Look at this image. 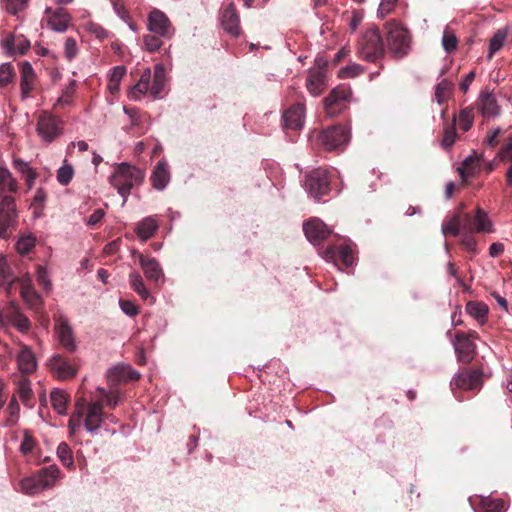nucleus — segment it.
I'll use <instances>...</instances> for the list:
<instances>
[{
	"label": "nucleus",
	"instance_id": "obj_1",
	"mask_svg": "<svg viewBox=\"0 0 512 512\" xmlns=\"http://www.w3.org/2000/svg\"><path fill=\"white\" fill-rule=\"evenodd\" d=\"M384 28L386 30V45L391 56L396 60L407 56L411 50L409 30L395 20L387 22Z\"/></svg>",
	"mask_w": 512,
	"mask_h": 512
},
{
	"label": "nucleus",
	"instance_id": "obj_2",
	"mask_svg": "<svg viewBox=\"0 0 512 512\" xmlns=\"http://www.w3.org/2000/svg\"><path fill=\"white\" fill-rule=\"evenodd\" d=\"M385 53V44L377 27L369 28L361 34L357 43V54L361 59L376 63Z\"/></svg>",
	"mask_w": 512,
	"mask_h": 512
},
{
	"label": "nucleus",
	"instance_id": "obj_3",
	"mask_svg": "<svg viewBox=\"0 0 512 512\" xmlns=\"http://www.w3.org/2000/svg\"><path fill=\"white\" fill-rule=\"evenodd\" d=\"M143 180L144 172L127 163L119 164L109 178L110 184L117 189L118 193L124 198V202L133 186L141 184Z\"/></svg>",
	"mask_w": 512,
	"mask_h": 512
},
{
	"label": "nucleus",
	"instance_id": "obj_4",
	"mask_svg": "<svg viewBox=\"0 0 512 512\" xmlns=\"http://www.w3.org/2000/svg\"><path fill=\"white\" fill-rule=\"evenodd\" d=\"M59 469L56 465L44 467L31 477L24 478L20 482L25 494L34 495L52 487L58 478Z\"/></svg>",
	"mask_w": 512,
	"mask_h": 512
},
{
	"label": "nucleus",
	"instance_id": "obj_5",
	"mask_svg": "<svg viewBox=\"0 0 512 512\" xmlns=\"http://www.w3.org/2000/svg\"><path fill=\"white\" fill-rule=\"evenodd\" d=\"M350 138L348 129L343 125H334L317 133L316 142L326 151H334L347 144Z\"/></svg>",
	"mask_w": 512,
	"mask_h": 512
},
{
	"label": "nucleus",
	"instance_id": "obj_6",
	"mask_svg": "<svg viewBox=\"0 0 512 512\" xmlns=\"http://www.w3.org/2000/svg\"><path fill=\"white\" fill-rule=\"evenodd\" d=\"M17 225L18 213L15 199L12 196L6 195L0 201V238H10Z\"/></svg>",
	"mask_w": 512,
	"mask_h": 512
},
{
	"label": "nucleus",
	"instance_id": "obj_7",
	"mask_svg": "<svg viewBox=\"0 0 512 512\" xmlns=\"http://www.w3.org/2000/svg\"><path fill=\"white\" fill-rule=\"evenodd\" d=\"M63 131V121L60 117L48 111H42L37 119L36 132L42 141L53 142Z\"/></svg>",
	"mask_w": 512,
	"mask_h": 512
},
{
	"label": "nucleus",
	"instance_id": "obj_8",
	"mask_svg": "<svg viewBox=\"0 0 512 512\" xmlns=\"http://www.w3.org/2000/svg\"><path fill=\"white\" fill-rule=\"evenodd\" d=\"M331 179L327 170L317 168L306 175L305 188L316 200H320L330 191Z\"/></svg>",
	"mask_w": 512,
	"mask_h": 512
},
{
	"label": "nucleus",
	"instance_id": "obj_9",
	"mask_svg": "<svg viewBox=\"0 0 512 512\" xmlns=\"http://www.w3.org/2000/svg\"><path fill=\"white\" fill-rule=\"evenodd\" d=\"M350 96L351 91L345 85H340L332 89L329 95L323 100L326 114L334 117L343 112L348 106Z\"/></svg>",
	"mask_w": 512,
	"mask_h": 512
},
{
	"label": "nucleus",
	"instance_id": "obj_10",
	"mask_svg": "<svg viewBox=\"0 0 512 512\" xmlns=\"http://www.w3.org/2000/svg\"><path fill=\"white\" fill-rule=\"evenodd\" d=\"M462 231L466 233L492 232V222L485 211L481 208L476 209L473 216L471 213H464L461 217Z\"/></svg>",
	"mask_w": 512,
	"mask_h": 512
},
{
	"label": "nucleus",
	"instance_id": "obj_11",
	"mask_svg": "<svg viewBox=\"0 0 512 512\" xmlns=\"http://www.w3.org/2000/svg\"><path fill=\"white\" fill-rule=\"evenodd\" d=\"M353 243L343 239L341 243L329 245L324 251V258L335 263L341 262L345 267L354 263Z\"/></svg>",
	"mask_w": 512,
	"mask_h": 512
},
{
	"label": "nucleus",
	"instance_id": "obj_12",
	"mask_svg": "<svg viewBox=\"0 0 512 512\" xmlns=\"http://www.w3.org/2000/svg\"><path fill=\"white\" fill-rule=\"evenodd\" d=\"M148 30L167 39H170L175 31L166 14L158 9H153L148 15Z\"/></svg>",
	"mask_w": 512,
	"mask_h": 512
},
{
	"label": "nucleus",
	"instance_id": "obj_13",
	"mask_svg": "<svg viewBox=\"0 0 512 512\" xmlns=\"http://www.w3.org/2000/svg\"><path fill=\"white\" fill-rule=\"evenodd\" d=\"M55 332L60 345L69 353H73L76 348V341L73 334L72 327L70 326L68 319L63 315H55Z\"/></svg>",
	"mask_w": 512,
	"mask_h": 512
},
{
	"label": "nucleus",
	"instance_id": "obj_14",
	"mask_svg": "<svg viewBox=\"0 0 512 512\" xmlns=\"http://www.w3.org/2000/svg\"><path fill=\"white\" fill-rule=\"evenodd\" d=\"M303 231L306 238L314 245L322 243L332 233L327 225L318 218L307 220L303 224Z\"/></svg>",
	"mask_w": 512,
	"mask_h": 512
},
{
	"label": "nucleus",
	"instance_id": "obj_15",
	"mask_svg": "<svg viewBox=\"0 0 512 512\" xmlns=\"http://www.w3.org/2000/svg\"><path fill=\"white\" fill-rule=\"evenodd\" d=\"M108 418L103 412V403L101 401L91 402L85 406L84 426L90 433L97 432L104 419Z\"/></svg>",
	"mask_w": 512,
	"mask_h": 512
},
{
	"label": "nucleus",
	"instance_id": "obj_16",
	"mask_svg": "<svg viewBox=\"0 0 512 512\" xmlns=\"http://www.w3.org/2000/svg\"><path fill=\"white\" fill-rule=\"evenodd\" d=\"M454 348L458 361L463 364H469L476 356V345L469 341L464 332L455 334Z\"/></svg>",
	"mask_w": 512,
	"mask_h": 512
},
{
	"label": "nucleus",
	"instance_id": "obj_17",
	"mask_svg": "<svg viewBox=\"0 0 512 512\" xmlns=\"http://www.w3.org/2000/svg\"><path fill=\"white\" fill-rule=\"evenodd\" d=\"M45 15L47 18L48 26L53 31H56L59 33H64L68 29V27L72 21V17L69 14V12L62 7H59L56 9L47 7L45 9Z\"/></svg>",
	"mask_w": 512,
	"mask_h": 512
},
{
	"label": "nucleus",
	"instance_id": "obj_18",
	"mask_svg": "<svg viewBox=\"0 0 512 512\" xmlns=\"http://www.w3.org/2000/svg\"><path fill=\"white\" fill-rule=\"evenodd\" d=\"M49 367L53 375L61 380L73 378L77 373V368L70 360L60 354L50 359Z\"/></svg>",
	"mask_w": 512,
	"mask_h": 512
},
{
	"label": "nucleus",
	"instance_id": "obj_19",
	"mask_svg": "<svg viewBox=\"0 0 512 512\" xmlns=\"http://www.w3.org/2000/svg\"><path fill=\"white\" fill-rule=\"evenodd\" d=\"M470 503L475 512H505L508 508L503 499L491 496H476L474 499L470 498Z\"/></svg>",
	"mask_w": 512,
	"mask_h": 512
},
{
	"label": "nucleus",
	"instance_id": "obj_20",
	"mask_svg": "<svg viewBox=\"0 0 512 512\" xmlns=\"http://www.w3.org/2000/svg\"><path fill=\"white\" fill-rule=\"evenodd\" d=\"M481 372L479 370L463 369L451 381V388L472 390L480 385Z\"/></svg>",
	"mask_w": 512,
	"mask_h": 512
},
{
	"label": "nucleus",
	"instance_id": "obj_21",
	"mask_svg": "<svg viewBox=\"0 0 512 512\" xmlns=\"http://www.w3.org/2000/svg\"><path fill=\"white\" fill-rule=\"evenodd\" d=\"M221 25L232 37L240 35V18L234 3H229L221 14Z\"/></svg>",
	"mask_w": 512,
	"mask_h": 512
},
{
	"label": "nucleus",
	"instance_id": "obj_22",
	"mask_svg": "<svg viewBox=\"0 0 512 512\" xmlns=\"http://www.w3.org/2000/svg\"><path fill=\"white\" fill-rule=\"evenodd\" d=\"M20 74L21 99L26 100L32 96L31 92L35 88L36 74L28 61H23L20 64Z\"/></svg>",
	"mask_w": 512,
	"mask_h": 512
},
{
	"label": "nucleus",
	"instance_id": "obj_23",
	"mask_svg": "<svg viewBox=\"0 0 512 512\" xmlns=\"http://www.w3.org/2000/svg\"><path fill=\"white\" fill-rule=\"evenodd\" d=\"M305 117V106L297 103L288 108L283 114L284 128L297 130L302 128Z\"/></svg>",
	"mask_w": 512,
	"mask_h": 512
},
{
	"label": "nucleus",
	"instance_id": "obj_24",
	"mask_svg": "<svg viewBox=\"0 0 512 512\" xmlns=\"http://www.w3.org/2000/svg\"><path fill=\"white\" fill-rule=\"evenodd\" d=\"M20 351L17 353L16 361L19 370L24 374H30L36 370V358L30 347L19 342Z\"/></svg>",
	"mask_w": 512,
	"mask_h": 512
},
{
	"label": "nucleus",
	"instance_id": "obj_25",
	"mask_svg": "<svg viewBox=\"0 0 512 512\" xmlns=\"http://www.w3.org/2000/svg\"><path fill=\"white\" fill-rule=\"evenodd\" d=\"M125 114L130 119V131L142 134L147 129L148 115L136 107H124Z\"/></svg>",
	"mask_w": 512,
	"mask_h": 512
},
{
	"label": "nucleus",
	"instance_id": "obj_26",
	"mask_svg": "<svg viewBox=\"0 0 512 512\" xmlns=\"http://www.w3.org/2000/svg\"><path fill=\"white\" fill-rule=\"evenodd\" d=\"M477 104L484 117L496 116L499 113L500 107L497 104L496 97L487 90L481 92Z\"/></svg>",
	"mask_w": 512,
	"mask_h": 512
},
{
	"label": "nucleus",
	"instance_id": "obj_27",
	"mask_svg": "<svg viewBox=\"0 0 512 512\" xmlns=\"http://www.w3.org/2000/svg\"><path fill=\"white\" fill-rule=\"evenodd\" d=\"M139 263L148 280L157 283L161 278H163L164 275L162 268L156 259L139 254Z\"/></svg>",
	"mask_w": 512,
	"mask_h": 512
},
{
	"label": "nucleus",
	"instance_id": "obj_28",
	"mask_svg": "<svg viewBox=\"0 0 512 512\" xmlns=\"http://www.w3.org/2000/svg\"><path fill=\"white\" fill-rule=\"evenodd\" d=\"M109 378L114 382H133L140 378V374L130 366H116L109 371Z\"/></svg>",
	"mask_w": 512,
	"mask_h": 512
},
{
	"label": "nucleus",
	"instance_id": "obj_29",
	"mask_svg": "<svg viewBox=\"0 0 512 512\" xmlns=\"http://www.w3.org/2000/svg\"><path fill=\"white\" fill-rule=\"evenodd\" d=\"M306 87L313 96L320 95L326 87L324 72L319 70L310 71L307 76Z\"/></svg>",
	"mask_w": 512,
	"mask_h": 512
},
{
	"label": "nucleus",
	"instance_id": "obj_30",
	"mask_svg": "<svg viewBox=\"0 0 512 512\" xmlns=\"http://www.w3.org/2000/svg\"><path fill=\"white\" fill-rule=\"evenodd\" d=\"M4 44L10 54L24 55L31 47L30 41L23 35H10Z\"/></svg>",
	"mask_w": 512,
	"mask_h": 512
},
{
	"label": "nucleus",
	"instance_id": "obj_31",
	"mask_svg": "<svg viewBox=\"0 0 512 512\" xmlns=\"http://www.w3.org/2000/svg\"><path fill=\"white\" fill-rule=\"evenodd\" d=\"M480 166V159L473 153V155L468 156L458 167V173L464 183L468 181L469 178L474 177Z\"/></svg>",
	"mask_w": 512,
	"mask_h": 512
},
{
	"label": "nucleus",
	"instance_id": "obj_32",
	"mask_svg": "<svg viewBox=\"0 0 512 512\" xmlns=\"http://www.w3.org/2000/svg\"><path fill=\"white\" fill-rule=\"evenodd\" d=\"M170 180V173L168 171L167 163L159 161L151 175V182L155 189L162 190L166 187Z\"/></svg>",
	"mask_w": 512,
	"mask_h": 512
},
{
	"label": "nucleus",
	"instance_id": "obj_33",
	"mask_svg": "<svg viewBox=\"0 0 512 512\" xmlns=\"http://www.w3.org/2000/svg\"><path fill=\"white\" fill-rule=\"evenodd\" d=\"M157 230V221L152 217H146L137 224L135 232L141 240L146 241L153 237Z\"/></svg>",
	"mask_w": 512,
	"mask_h": 512
},
{
	"label": "nucleus",
	"instance_id": "obj_34",
	"mask_svg": "<svg viewBox=\"0 0 512 512\" xmlns=\"http://www.w3.org/2000/svg\"><path fill=\"white\" fill-rule=\"evenodd\" d=\"M466 312L474 319H476L480 325H483L487 321L489 308L483 302L469 301L466 304Z\"/></svg>",
	"mask_w": 512,
	"mask_h": 512
},
{
	"label": "nucleus",
	"instance_id": "obj_35",
	"mask_svg": "<svg viewBox=\"0 0 512 512\" xmlns=\"http://www.w3.org/2000/svg\"><path fill=\"white\" fill-rule=\"evenodd\" d=\"M150 78V69H146L141 75L139 81L132 87L129 92V97L132 100H139L148 91Z\"/></svg>",
	"mask_w": 512,
	"mask_h": 512
},
{
	"label": "nucleus",
	"instance_id": "obj_36",
	"mask_svg": "<svg viewBox=\"0 0 512 512\" xmlns=\"http://www.w3.org/2000/svg\"><path fill=\"white\" fill-rule=\"evenodd\" d=\"M85 415V400L79 399L76 403V410L71 415L68 421V428L71 434H74L82 425L83 417Z\"/></svg>",
	"mask_w": 512,
	"mask_h": 512
},
{
	"label": "nucleus",
	"instance_id": "obj_37",
	"mask_svg": "<svg viewBox=\"0 0 512 512\" xmlns=\"http://www.w3.org/2000/svg\"><path fill=\"white\" fill-rule=\"evenodd\" d=\"M165 80V68L162 65L157 64L154 68L153 84L150 88V92L153 97H159V95L162 93Z\"/></svg>",
	"mask_w": 512,
	"mask_h": 512
},
{
	"label": "nucleus",
	"instance_id": "obj_38",
	"mask_svg": "<svg viewBox=\"0 0 512 512\" xmlns=\"http://www.w3.org/2000/svg\"><path fill=\"white\" fill-rule=\"evenodd\" d=\"M456 122L457 118L454 115L452 118V122L444 127L441 146L446 150H449L457 139Z\"/></svg>",
	"mask_w": 512,
	"mask_h": 512
},
{
	"label": "nucleus",
	"instance_id": "obj_39",
	"mask_svg": "<svg viewBox=\"0 0 512 512\" xmlns=\"http://www.w3.org/2000/svg\"><path fill=\"white\" fill-rule=\"evenodd\" d=\"M51 404L55 411L59 414H65L67 410L68 396L59 389H55L50 394Z\"/></svg>",
	"mask_w": 512,
	"mask_h": 512
},
{
	"label": "nucleus",
	"instance_id": "obj_40",
	"mask_svg": "<svg viewBox=\"0 0 512 512\" xmlns=\"http://www.w3.org/2000/svg\"><path fill=\"white\" fill-rule=\"evenodd\" d=\"M508 32L506 29L497 30L489 42L488 60H491L496 52L504 45Z\"/></svg>",
	"mask_w": 512,
	"mask_h": 512
},
{
	"label": "nucleus",
	"instance_id": "obj_41",
	"mask_svg": "<svg viewBox=\"0 0 512 512\" xmlns=\"http://www.w3.org/2000/svg\"><path fill=\"white\" fill-rule=\"evenodd\" d=\"M129 281L130 285L133 288V290L138 293V295L143 300H148L151 298V294L148 289L144 286L143 279L141 275L137 272H133L129 275Z\"/></svg>",
	"mask_w": 512,
	"mask_h": 512
},
{
	"label": "nucleus",
	"instance_id": "obj_42",
	"mask_svg": "<svg viewBox=\"0 0 512 512\" xmlns=\"http://www.w3.org/2000/svg\"><path fill=\"white\" fill-rule=\"evenodd\" d=\"M461 229V216L459 214H454L448 221L442 224V233L445 236L451 235L456 237L460 234Z\"/></svg>",
	"mask_w": 512,
	"mask_h": 512
},
{
	"label": "nucleus",
	"instance_id": "obj_43",
	"mask_svg": "<svg viewBox=\"0 0 512 512\" xmlns=\"http://www.w3.org/2000/svg\"><path fill=\"white\" fill-rule=\"evenodd\" d=\"M17 190V182L12 177L9 170L6 168L0 167V194L9 191L16 192Z\"/></svg>",
	"mask_w": 512,
	"mask_h": 512
},
{
	"label": "nucleus",
	"instance_id": "obj_44",
	"mask_svg": "<svg viewBox=\"0 0 512 512\" xmlns=\"http://www.w3.org/2000/svg\"><path fill=\"white\" fill-rule=\"evenodd\" d=\"M125 74L126 68L124 66H116L112 69L108 82V89L112 94L119 91L120 82Z\"/></svg>",
	"mask_w": 512,
	"mask_h": 512
},
{
	"label": "nucleus",
	"instance_id": "obj_45",
	"mask_svg": "<svg viewBox=\"0 0 512 512\" xmlns=\"http://www.w3.org/2000/svg\"><path fill=\"white\" fill-rule=\"evenodd\" d=\"M458 120L460 129H462L464 132H467L472 127L474 122V107L468 106L460 110Z\"/></svg>",
	"mask_w": 512,
	"mask_h": 512
},
{
	"label": "nucleus",
	"instance_id": "obj_46",
	"mask_svg": "<svg viewBox=\"0 0 512 512\" xmlns=\"http://www.w3.org/2000/svg\"><path fill=\"white\" fill-rule=\"evenodd\" d=\"M36 243V238L32 234L23 235L17 241L15 247L18 253L26 255L32 251Z\"/></svg>",
	"mask_w": 512,
	"mask_h": 512
},
{
	"label": "nucleus",
	"instance_id": "obj_47",
	"mask_svg": "<svg viewBox=\"0 0 512 512\" xmlns=\"http://www.w3.org/2000/svg\"><path fill=\"white\" fill-rule=\"evenodd\" d=\"M452 90V83L447 80L443 79L438 85L436 86L435 90V98L439 104L444 103Z\"/></svg>",
	"mask_w": 512,
	"mask_h": 512
},
{
	"label": "nucleus",
	"instance_id": "obj_48",
	"mask_svg": "<svg viewBox=\"0 0 512 512\" xmlns=\"http://www.w3.org/2000/svg\"><path fill=\"white\" fill-rule=\"evenodd\" d=\"M57 455H58L61 463L64 466L69 467V468L73 466L74 461H73L72 450L67 443L61 442L58 445Z\"/></svg>",
	"mask_w": 512,
	"mask_h": 512
},
{
	"label": "nucleus",
	"instance_id": "obj_49",
	"mask_svg": "<svg viewBox=\"0 0 512 512\" xmlns=\"http://www.w3.org/2000/svg\"><path fill=\"white\" fill-rule=\"evenodd\" d=\"M8 417L6 420V424L8 426H13L16 424L19 412H20V406L15 396H13L8 404L7 407Z\"/></svg>",
	"mask_w": 512,
	"mask_h": 512
},
{
	"label": "nucleus",
	"instance_id": "obj_50",
	"mask_svg": "<svg viewBox=\"0 0 512 512\" xmlns=\"http://www.w3.org/2000/svg\"><path fill=\"white\" fill-rule=\"evenodd\" d=\"M5 10L13 15L26 9L28 0H2Z\"/></svg>",
	"mask_w": 512,
	"mask_h": 512
},
{
	"label": "nucleus",
	"instance_id": "obj_51",
	"mask_svg": "<svg viewBox=\"0 0 512 512\" xmlns=\"http://www.w3.org/2000/svg\"><path fill=\"white\" fill-rule=\"evenodd\" d=\"M15 77V72L11 64L5 63L0 66V87L9 85Z\"/></svg>",
	"mask_w": 512,
	"mask_h": 512
},
{
	"label": "nucleus",
	"instance_id": "obj_52",
	"mask_svg": "<svg viewBox=\"0 0 512 512\" xmlns=\"http://www.w3.org/2000/svg\"><path fill=\"white\" fill-rule=\"evenodd\" d=\"M442 45L444 50L448 53L453 52L457 48L458 39L451 30L446 29L444 31L442 37Z\"/></svg>",
	"mask_w": 512,
	"mask_h": 512
},
{
	"label": "nucleus",
	"instance_id": "obj_53",
	"mask_svg": "<svg viewBox=\"0 0 512 512\" xmlns=\"http://www.w3.org/2000/svg\"><path fill=\"white\" fill-rule=\"evenodd\" d=\"M74 170L69 164H65L59 168L57 172V180L62 185H68L73 177Z\"/></svg>",
	"mask_w": 512,
	"mask_h": 512
},
{
	"label": "nucleus",
	"instance_id": "obj_54",
	"mask_svg": "<svg viewBox=\"0 0 512 512\" xmlns=\"http://www.w3.org/2000/svg\"><path fill=\"white\" fill-rule=\"evenodd\" d=\"M85 29L90 34L94 35L99 40H104L108 38L109 32L104 29L101 25L95 22H88L85 26Z\"/></svg>",
	"mask_w": 512,
	"mask_h": 512
},
{
	"label": "nucleus",
	"instance_id": "obj_55",
	"mask_svg": "<svg viewBox=\"0 0 512 512\" xmlns=\"http://www.w3.org/2000/svg\"><path fill=\"white\" fill-rule=\"evenodd\" d=\"M363 72L364 68L360 64L354 63L342 68L339 72V76L341 78H353L361 75Z\"/></svg>",
	"mask_w": 512,
	"mask_h": 512
},
{
	"label": "nucleus",
	"instance_id": "obj_56",
	"mask_svg": "<svg viewBox=\"0 0 512 512\" xmlns=\"http://www.w3.org/2000/svg\"><path fill=\"white\" fill-rule=\"evenodd\" d=\"M144 45L147 51L149 52H155L162 46V41L160 39V36L154 34H147L143 38Z\"/></svg>",
	"mask_w": 512,
	"mask_h": 512
},
{
	"label": "nucleus",
	"instance_id": "obj_57",
	"mask_svg": "<svg viewBox=\"0 0 512 512\" xmlns=\"http://www.w3.org/2000/svg\"><path fill=\"white\" fill-rule=\"evenodd\" d=\"M10 323L21 332H27L31 327V322L22 312H20Z\"/></svg>",
	"mask_w": 512,
	"mask_h": 512
},
{
	"label": "nucleus",
	"instance_id": "obj_58",
	"mask_svg": "<svg viewBox=\"0 0 512 512\" xmlns=\"http://www.w3.org/2000/svg\"><path fill=\"white\" fill-rule=\"evenodd\" d=\"M78 52L77 42L74 38L68 37L64 43V53L68 60H72Z\"/></svg>",
	"mask_w": 512,
	"mask_h": 512
},
{
	"label": "nucleus",
	"instance_id": "obj_59",
	"mask_svg": "<svg viewBox=\"0 0 512 512\" xmlns=\"http://www.w3.org/2000/svg\"><path fill=\"white\" fill-rule=\"evenodd\" d=\"M34 446H35V440H34L33 436L26 430L24 432V438L20 445V451L24 455H27L32 452V450L34 449Z\"/></svg>",
	"mask_w": 512,
	"mask_h": 512
},
{
	"label": "nucleus",
	"instance_id": "obj_60",
	"mask_svg": "<svg viewBox=\"0 0 512 512\" xmlns=\"http://www.w3.org/2000/svg\"><path fill=\"white\" fill-rule=\"evenodd\" d=\"M473 233H466L463 232L462 239H461V246L466 249L467 251L471 253H476V239L472 235Z\"/></svg>",
	"mask_w": 512,
	"mask_h": 512
},
{
	"label": "nucleus",
	"instance_id": "obj_61",
	"mask_svg": "<svg viewBox=\"0 0 512 512\" xmlns=\"http://www.w3.org/2000/svg\"><path fill=\"white\" fill-rule=\"evenodd\" d=\"M20 309L19 307L17 306V304L14 302V301H11L7 307L4 308V311L2 312L3 314V317H4V325L6 324V320L7 321H11L13 320L19 313H20Z\"/></svg>",
	"mask_w": 512,
	"mask_h": 512
},
{
	"label": "nucleus",
	"instance_id": "obj_62",
	"mask_svg": "<svg viewBox=\"0 0 512 512\" xmlns=\"http://www.w3.org/2000/svg\"><path fill=\"white\" fill-rule=\"evenodd\" d=\"M397 2L398 0H381L378 9L380 17L385 18L388 14H390L394 10Z\"/></svg>",
	"mask_w": 512,
	"mask_h": 512
},
{
	"label": "nucleus",
	"instance_id": "obj_63",
	"mask_svg": "<svg viewBox=\"0 0 512 512\" xmlns=\"http://www.w3.org/2000/svg\"><path fill=\"white\" fill-rule=\"evenodd\" d=\"M101 392L104 394L106 405L109 406L111 409H114L119 402V393L116 390H111L108 393H106L103 389L101 390Z\"/></svg>",
	"mask_w": 512,
	"mask_h": 512
},
{
	"label": "nucleus",
	"instance_id": "obj_64",
	"mask_svg": "<svg viewBox=\"0 0 512 512\" xmlns=\"http://www.w3.org/2000/svg\"><path fill=\"white\" fill-rule=\"evenodd\" d=\"M19 396L21 400L26 403L28 400L32 397V389L30 388V385L27 381H22L19 384L18 389Z\"/></svg>",
	"mask_w": 512,
	"mask_h": 512
}]
</instances>
